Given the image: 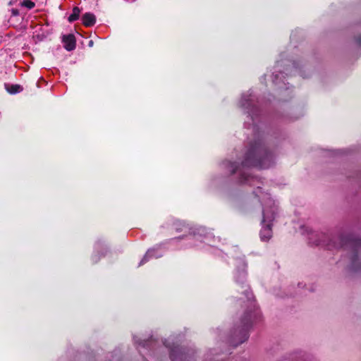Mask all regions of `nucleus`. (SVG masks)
Here are the masks:
<instances>
[{"label":"nucleus","mask_w":361,"mask_h":361,"mask_svg":"<svg viewBox=\"0 0 361 361\" xmlns=\"http://www.w3.org/2000/svg\"><path fill=\"white\" fill-rule=\"evenodd\" d=\"M274 155L264 145L256 143L250 147L246 154L242 166H256L259 169H268L274 164Z\"/></svg>","instance_id":"obj_1"},{"label":"nucleus","mask_w":361,"mask_h":361,"mask_svg":"<svg viewBox=\"0 0 361 361\" xmlns=\"http://www.w3.org/2000/svg\"><path fill=\"white\" fill-rule=\"evenodd\" d=\"M275 209L271 207L270 211L267 208L263 209V220L262 222L264 224L261 231L260 238L262 240L267 241L271 237V222L274 219Z\"/></svg>","instance_id":"obj_2"},{"label":"nucleus","mask_w":361,"mask_h":361,"mask_svg":"<svg viewBox=\"0 0 361 361\" xmlns=\"http://www.w3.org/2000/svg\"><path fill=\"white\" fill-rule=\"evenodd\" d=\"M242 331H241V339L239 343H242L247 340L248 334L247 330L252 324V315L249 312H246L244 317L242 319Z\"/></svg>","instance_id":"obj_3"},{"label":"nucleus","mask_w":361,"mask_h":361,"mask_svg":"<svg viewBox=\"0 0 361 361\" xmlns=\"http://www.w3.org/2000/svg\"><path fill=\"white\" fill-rule=\"evenodd\" d=\"M63 42L64 44V48L67 51H72L75 48V38L72 34L63 35Z\"/></svg>","instance_id":"obj_4"},{"label":"nucleus","mask_w":361,"mask_h":361,"mask_svg":"<svg viewBox=\"0 0 361 361\" xmlns=\"http://www.w3.org/2000/svg\"><path fill=\"white\" fill-rule=\"evenodd\" d=\"M82 23L87 26L90 27L94 25L96 22V18L94 14L91 13H85L82 17Z\"/></svg>","instance_id":"obj_5"},{"label":"nucleus","mask_w":361,"mask_h":361,"mask_svg":"<svg viewBox=\"0 0 361 361\" xmlns=\"http://www.w3.org/2000/svg\"><path fill=\"white\" fill-rule=\"evenodd\" d=\"M342 242V245H348V244L350 245V247H353L355 251L357 252L360 250L361 248V239H349L348 243L344 242L343 239H341Z\"/></svg>","instance_id":"obj_6"},{"label":"nucleus","mask_w":361,"mask_h":361,"mask_svg":"<svg viewBox=\"0 0 361 361\" xmlns=\"http://www.w3.org/2000/svg\"><path fill=\"white\" fill-rule=\"evenodd\" d=\"M160 257V255H157V250H156L155 249H150V250H149L146 252L145 255L144 256V257H143V258H142V259L141 260V262H140V263L139 266H140V265H142V264H145L146 262H147V261H148V259H149V258H152V257H156V258H157V257Z\"/></svg>","instance_id":"obj_7"},{"label":"nucleus","mask_w":361,"mask_h":361,"mask_svg":"<svg viewBox=\"0 0 361 361\" xmlns=\"http://www.w3.org/2000/svg\"><path fill=\"white\" fill-rule=\"evenodd\" d=\"M183 353L178 348L171 349L170 352V357L172 361H180L182 360Z\"/></svg>","instance_id":"obj_8"},{"label":"nucleus","mask_w":361,"mask_h":361,"mask_svg":"<svg viewBox=\"0 0 361 361\" xmlns=\"http://www.w3.org/2000/svg\"><path fill=\"white\" fill-rule=\"evenodd\" d=\"M318 235H319V234L317 233H312L311 237L310 238V243H312L314 245H326L328 247V249H331L333 247H336V246H334V245H331L330 244H325L324 241H322L320 240H312L313 237H314V236L317 237Z\"/></svg>","instance_id":"obj_9"},{"label":"nucleus","mask_w":361,"mask_h":361,"mask_svg":"<svg viewBox=\"0 0 361 361\" xmlns=\"http://www.w3.org/2000/svg\"><path fill=\"white\" fill-rule=\"evenodd\" d=\"M80 13V8L77 6L74 7L72 13L68 17V21L72 23L77 20L79 18Z\"/></svg>","instance_id":"obj_10"},{"label":"nucleus","mask_w":361,"mask_h":361,"mask_svg":"<svg viewBox=\"0 0 361 361\" xmlns=\"http://www.w3.org/2000/svg\"><path fill=\"white\" fill-rule=\"evenodd\" d=\"M6 90L9 93L16 94L22 91L23 88L19 85H6Z\"/></svg>","instance_id":"obj_11"},{"label":"nucleus","mask_w":361,"mask_h":361,"mask_svg":"<svg viewBox=\"0 0 361 361\" xmlns=\"http://www.w3.org/2000/svg\"><path fill=\"white\" fill-rule=\"evenodd\" d=\"M20 4L21 6L25 7L30 10L33 8L35 6V2H33L30 0H23Z\"/></svg>","instance_id":"obj_12"},{"label":"nucleus","mask_w":361,"mask_h":361,"mask_svg":"<svg viewBox=\"0 0 361 361\" xmlns=\"http://www.w3.org/2000/svg\"><path fill=\"white\" fill-rule=\"evenodd\" d=\"M226 164L231 173H234L238 171V166H237L236 163L227 161Z\"/></svg>","instance_id":"obj_13"},{"label":"nucleus","mask_w":361,"mask_h":361,"mask_svg":"<svg viewBox=\"0 0 361 361\" xmlns=\"http://www.w3.org/2000/svg\"><path fill=\"white\" fill-rule=\"evenodd\" d=\"M254 178L252 176H250V175H245V173H244L243 174V176H242V180L241 181L243 182H247L249 183L250 185H254L252 183V180Z\"/></svg>","instance_id":"obj_14"},{"label":"nucleus","mask_w":361,"mask_h":361,"mask_svg":"<svg viewBox=\"0 0 361 361\" xmlns=\"http://www.w3.org/2000/svg\"><path fill=\"white\" fill-rule=\"evenodd\" d=\"M246 276V273L244 270L238 273V279H236L238 282L243 283Z\"/></svg>","instance_id":"obj_15"},{"label":"nucleus","mask_w":361,"mask_h":361,"mask_svg":"<svg viewBox=\"0 0 361 361\" xmlns=\"http://www.w3.org/2000/svg\"><path fill=\"white\" fill-rule=\"evenodd\" d=\"M240 102H241V106L245 108H248L250 106L249 99H245V96H243Z\"/></svg>","instance_id":"obj_16"},{"label":"nucleus","mask_w":361,"mask_h":361,"mask_svg":"<svg viewBox=\"0 0 361 361\" xmlns=\"http://www.w3.org/2000/svg\"><path fill=\"white\" fill-rule=\"evenodd\" d=\"M11 13L14 16H18L20 14L19 13V11L18 9H16V8H12L11 9Z\"/></svg>","instance_id":"obj_17"},{"label":"nucleus","mask_w":361,"mask_h":361,"mask_svg":"<svg viewBox=\"0 0 361 361\" xmlns=\"http://www.w3.org/2000/svg\"><path fill=\"white\" fill-rule=\"evenodd\" d=\"M356 258H357V255L353 256V259H352L353 264H354V263H355V261Z\"/></svg>","instance_id":"obj_18"},{"label":"nucleus","mask_w":361,"mask_h":361,"mask_svg":"<svg viewBox=\"0 0 361 361\" xmlns=\"http://www.w3.org/2000/svg\"><path fill=\"white\" fill-rule=\"evenodd\" d=\"M245 292H246V295H247V298H248L249 300H250V299H251V298H250V295H250V293L247 292V290H245Z\"/></svg>","instance_id":"obj_19"},{"label":"nucleus","mask_w":361,"mask_h":361,"mask_svg":"<svg viewBox=\"0 0 361 361\" xmlns=\"http://www.w3.org/2000/svg\"><path fill=\"white\" fill-rule=\"evenodd\" d=\"M357 42L360 45H361V37H360L359 39H357Z\"/></svg>","instance_id":"obj_20"},{"label":"nucleus","mask_w":361,"mask_h":361,"mask_svg":"<svg viewBox=\"0 0 361 361\" xmlns=\"http://www.w3.org/2000/svg\"><path fill=\"white\" fill-rule=\"evenodd\" d=\"M92 44V42H90V45L91 46Z\"/></svg>","instance_id":"obj_21"},{"label":"nucleus","mask_w":361,"mask_h":361,"mask_svg":"<svg viewBox=\"0 0 361 361\" xmlns=\"http://www.w3.org/2000/svg\"><path fill=\"white\" fill-rule=\"evenodd\" d=\"M322 237H325V238H326V236H325V235H324V234H322Z\"/></svg>","instance_id":"obj_22"}]
</instances>
